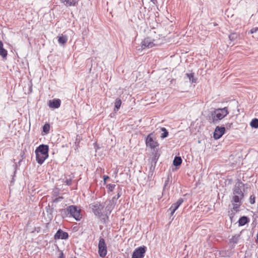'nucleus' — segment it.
<instances>
[{
    "label": "nucleus",
    "mask_w": 258,
    "mask_h": 258,
    "mask_svg": "<svg viewBox=\"0 0 258 258\" xmlns=\"http://www.w3.org/2000/svg\"><path fill=\"white\" fill-rule=\"evenodd\" d=\"M104 207V204L100 202H96L90 205V208L92 209L94 215L99 219L101 223L106 225L107 224L106 219H104L105 216L103 213Z\"/></svg>",
    "instance_id": "f257e3e1"
},
{
    "label": "nucleus",
    "mask_w": 258,
    "mask_h": 258,
    "mask_svg": "<svg viewBox=\"0 0 258 258\" xmlns=\"http://www.w3.org/2000/svg\"><path fill=\"white\" fill-rule=\"evenodd\" d=\"M48 152L49 146L47 145L41 144L36 148L35 151L36 160L39 165H42L48 158Z\"/></svg>",
    "instance_id": "f03ea898"
},
{
    "label": "nucleus",
    "mask_w": 258,
    "mask_h": 258,
    "mask_svg": "<svg viewBox=\"0 0 258 258\" xmlns=\"http://www.w3.org/2000/svg\"><path fill=\"white\" fill-rule=\"evenodd\" d=\"M229 113V110L227 107L222 108L215 109L211 112V122L213 124H217L220 120L224 118Z\"/></svg>",
    "instance_id": "7ed1b4c3"
},
{
    "label": "nucleus",
    "mask_w": 258,
    "mask_h": 258,
    "mask_svg": "<svg viewBox=\"0 0 258 258\" xmlns=\"http://www.w3.org/2000/svg\"><path fill=\"white\" fill-rule=\"evenodd\" d=\"M70 217H73L76 220L80 221L82 218L81 210L78 206L71 205L68 206Z\"/></svg>",
    "instance_id": "20e7f679"
},
{
    "label": "nucleus",
    "mask_w": 258,
    "mask_h": 258,
    "mask_svg": "<svg viewBox=\"0 0 258 258\" xmlns=\"http://www.w3.org/2000/svg\"><path fill=\"white\" fill-rule=\"evenodd\" d=\"M115 203L113 202V200H109L108 201H106L104 203L105 207L104 210L103 211V213L105 214L107 224H108L109 222V216L110 215L112 211L114 208Z\"/></svg>",
    "instance_id": "39448f33"
},
{
    "label": "nucleus",
    "mask_w": 258,
    "mask_h": 258,
    "mask_svg": "<svg viewBox=\"0 0 258 258\" xmlns=\"http://www.w3.org/2000/svg\"><path fill=\"white\" fill-rule=\"evenodd\" d=\"M98 252L101 257H104L107 254V245L104 239L102 237L99 238Z\"/></svg>",
    "instance_id": "423d86ee"
},
{
    "label": "nucleus",
    "mask_w": 258,
    "mask_h": 258,
    "mask_svg": "<svg viewBox=\"0 0 258 258\" xmlns=\"http://www.w3.org/2000/svg\"><path fill=\"white\" fill-rule=\"evenodd\" d=\"M147 250V247L143 245L136 248L133 251L132 258H143Z\"/></svg>",
    "instance_id": "0eeeda50"
},
{
    "label": "nucleus",
    "mask_w": 258,
    "mask_h": 258,
    "mask_svg": "<svg viewBox=\"0 0 258 258\" xmlns=\"http://www.w3.org/2000/svg\"><path fill=\"white\" fill-rule=\"evenodd\" d=\"M153 133L149 134L146 139V144L147 147H150L151 149H155L158 147L159 144L153 139Z\"/></svg>",
    "instance_id": "6e6552de"
},
{
    "label": "nucleus",
    "mask_w": 258,
    "mask_h": 258,
    "mask_svg": "<svg viewBox=\"0 0 258 258\" xmlns=\"http://www.w3.org/2000/svg\"><path fill=\"white\" fill-rule=\"evenodd\" d=\"M244 185V184L240 180L238 179L237 182L236 183L233 188V195H241V197H244V193L241 190V188Z\"/></svg>",
    "instance_id": "1a4fd4ad"
},
{
    "label": "nucleus",
    "mask_w": 258,
    "mask_h": 258,
    "mask_svg": "<svg viewBox=\"0 0 258 258\" xmlns=\"http://www.w3.org/2000/svg\"><path fill=\"white\" fill-rule=\"evenodd\" d=\"M225 133V127L224 126H217L215 129L213 138L215 140H218Z\"/></svg>",
    "instance_id": "9d476101"
},
{
    "label": "nucleus",
    "mask_w": 258,
    "mask_h": 258,
    "mask_svg": "<svg viewBox=\"0 0 258 258\" xmlns=\"http://www.w3.org/2000/svg\"><path fill=\"white\" fill-rule=\"evenodd\" d=\"M154 39L150 37H147L145 38L141 42V47L142 49H145L147 47L151 48L155 46L156 44L154 43Z\"/></svg>",
    "instance_id": "9b49d317"
},
{
    "label": "nucleus",
    "mask_w": 258,
    "mask_h": 258,
    "mask_svg": "<svg viewBox=\"0 0 258 258\" xmlns=\"http://www.w3.org/2000/svg\"><path fill=\"white\" fill-rule=\"evenodd\" d=\"M69 235L68 232L63 231L62 229H59L56 231V233L54 236V239L55 240L58 239H68Z\"/></svg>",
    "instance_id": "f8f14e48"
},
{
    "label": "nucleus",
    "mask_w": 258,
    "mask_h": 258,
    "mask_svg": "<svg viewBox=\"0 0 258 258\" xmlns=\"http://www.w3.org/2000/svg\"><path fill=\"white\" fill-rule=\"evenodd\" d=\"M53 210V208H50L49 205L46 207V217L45 218V219L47 221L50 222L52 220L53 217L52 214Z\"/></svg>",
    "instance_id": "ddd939ff"
},
{
    "label": "nucleus",
    "mask_w": 258,
    "mask_h": 258,
    "mask_svg": "<svg viewBox=\"0 0 258 258\" xmlns=\"http://www.w3.org/2000/svg\"><path fill=\"white\" fill-rule=\"evenodd\" d=\"M61 101L59 99H54L49 101L48 105L50 108H58L60 107Z\"/></svg>",
    "instance_id": "4468645a"
},
{
    "label": "nucleus",
    "mask_w": 258,
    "mask_h": 258,
    "mask_svg": "<svg viewBox=\"0 0 258 258\" xmlns=\"http://www.w3.org/2000/svg\"><path fill=\"white\" fill-rule=\"evenodd\" d=\"M61 3L64 4L67 7L77 6L79 0H60Z\"/></svg>",
    "instance_id": "2eb2a0df"
},
{
    "label": "nucleus",
    "mask_w": 258,
    "mask_h": 258,
    "mask_svg": "<svg viewBox=\"0 0 258 258\" xmlns=\"http://www.w3.org/2000/svg\"><path fill=\"white\" fill-rule=\"evenodd\" d=\"M8 55V51L4 48V45L2 41L0 40V56L2 57L3 59H7Z\"/></svg>",
    "instance_id": "dca6fc26"
},
{
    "label": "nucleus",
    "mask_w": 258,
    "mask_h": 258,
    "mask_svg": "<svg viewBox=\"0 0 258 258\" xmlns=\"http://www.w3.org/2000/svg\"><path fill=\"white\" fill-rule=\"evenodd\" d=\"M249 218L247 217V216H243L241 217L238 221V226H242L245 225V224H247L249 222Z\"/></svg>",
    "instance_id": "f3484780"
},
{
    "label": "nucleus",
    "mask_w": 258,
    "mask_h": 258,
    "mask_svg": "<svg viewBox=\"0 0 258 258\" xmlns=\"http://www.w3.org/2000/svg\"><path fill=\"white\" fill-rule=\"evenodd\" d=\"M244 198L241 195H233L231 203L242 204L241 201Z\"/></svg>",
    "instance_id": "a211bd4d"
},
{
    "label": "nucleus",
    "mask_w": 258,
    "mask_h": 258,
    "mask_svg": "<svg viewBox=\"0 0 258 258\" xmlns=\"http://www.w3.org/2000/svg\"><path fill=\"white\" fill-rule=\"evenodd\" d=\"M182 161L181 157L176 156L173 161V165L175 167L179 166L181 164Z\"/></svg>",
    "instance_id": "6ab92c4d"
},
{
    "label": "nucleus",
    "mask_w": 258,
    "mask_h": 258,
    "mask_svg": "<svg viewBox=\"0 0 258 258\" xmlns=\"http://www.w3.org/2000/svg\"><path fill=\"white\" fill-rule=\"evenodd\" d=\"M184 200L182 198H179L176 203L172 204L171 207L174 208V210H177L179 206L183 203Z\"/></svg>",
    "instance_id": "aec40b11"
},
{
    "label": "nucleus",
    "mask_w": 258,
    "mask_h": 258,
    "mask_svg": "<svg viewBox=\"0 0 258 258\" xmlns=\"http://www.w3.org/2000/svg\"><path fill=\"white\" fill-rule=\"evenodd\" d=\"M121 100L120 98H117L115 99V102H114V111L115 112L117 111L121 106Z\"/></svg>",
    "instance_id": "412c9836"
},
{
    "label": "nucleus",
    "mask_w": 258,
    "mask_h": 258,
    "mask_svg": "<svg viewBox=\"0 0 258 258\" xmlns=\"http://www.w3.org/2000/svg\"><path fill=\"white\" fill-rule=\"evenodd\" d=\"M60 214L63 218L66 217H70V213H69L68 207L66 209H61L59 210Z\"/></svg>",
    "instance_id": "4be33fe9"
},
{
    "label": "nucleus",
    "mask_w": 258,
    "mask_h": 258,
    "mask_svg": "<svg viewBox=\"0 0 258 258\" xmlns=\"http://www.w3.org/2000/svg\"><path fill=\"white\" fill-rule=\"evenodd\" d=\"M160 154L158 153V150H156L154 153L153 156L152 158L151 164L156 165L157 162L159 158Z\"/></svg>",
    "instance_id": "5701e85b"
},
{
    "label": "nucleus",
    "mask_w": 258,
    "mask_h": 258,
    "mask_svg": "<svg viewBox=\"0 0 258 258\" xmlns=\"http://www.w3.org/2000/svg\"><path fill=\"white\" fill-rule=\"evenodd\" d=\"M68 41V37L66 35H61L58 37V42L61 45H64Z\"/></svg>",
    "instance_id": "b1692460"
},
{
    "label": "nucleus",
    "mask_w": 258,
    "mask_h": 258,
    "mask_svg": "<svg viewBox=\"0 0 258 258\" xmlns=\"http://www.w3.org/2000/svg\"><path fill=\"white\" fill-rule=\"evenodd\" d=\"M186 76H187V78H188L189 81L191 82L192 83H195L197 82V79L194 77V73L190 74L186 73Z\"/></svg>",
    "instance_id": "393cba45"
},
{
    "label": "nucleus",
    "mask_w": 258,
    "mask_h": 258,
    "mask_svg": "<svg viewBox=\"0 0 258 258\" xmlns=\"http://www.w3.org/2000/svg\"><path fill=\"white\" fill-rule=\"evenodd\" d=\"M122 189L121 187H118L117 195L113 197L111 200H113V202L116 204V201L121 196Z\"/></svg>",
    "instance_id": "a878e982"
},
{
    "label": "nucleus",
    "mask_w": 258,
    "mask_h": 258,
    "mask_svg": "<svg viewBox=\"0 0 258 258\" xmlns=\"http://www.w3.org/2000/svg\"><path fill=\"white\" fill-rule=\"evenodd\" d=\"M250 125L252 128H258V119L253 118L251 120Z\"/></svg>",
    "instance_id": "bb28decb"
},
{
    "label": "nucleus",
    "mask_w": 258,
    "mask_h": 258,
    "mask_svg": "<svg viewBox=\"0 0 258 258\" xmlns=\"http://www.w3.org/2000/svg\"><path fill=\"white\" fill-rule=\"evenodd\" d=\"M160 130L163 132V133L161 135V138L165 139L167 138L169 135L168 131L165 127H161Z\"/></svg>",
    "instance_id": "cd10ccee"
},
{
    "label": "nucleus",
    "mask_w": 258,
    "mask_h": 258,
    "mask_svg": "<svg viewBox=\"0 0 258 258\" xmlns=\"http://www.w3.org/2000/svg\"><path fill=\"white\" fill-rule=\"evenodd\" d=\"M248 33L255 34V36H253V37L258 39V27L252 28Z\"/></svg>",
    "instance_id": "c85d7f7f"
},
{
    "label": "nucleus",
    "mask_w": 258,
    "mask_h": 258,
    "mask_svg": "<svg viewBox=\"0 0 258 258\" xmlns=\"http://www.w3.org/2000/svg\"><path fill=\"white\" fill-rule=\"evenodd\" d=\"M170 188V179L169 176L167 177V179L165 181L163 190H168Z\"/></svg>",
    "instance_id": "c756f323"
},
{
    "label": "nucleus",
    "mask_w": 258,
    "mask_h": 258,
    "mask_svg": "<svg viewBox=\"0 0 258 258\" xmlns=\"http://www.w3.org/2000/svg\"><path fill=\"white\" fill-rule=\"evenodd\" d=\"M238 36L239 35L237 33H232L229 35V39L231 41H234L237 38Z\"/></svg>",
    "instance_id": "7c9ffc66"
},
{
    "label": "nucleus",
    "mask_w": 258,
    "mask_h": 258,
    "mask_svg": "<svg viewBox=\"0 0 258 258\" xmlns=\"http://www.w3.org/2000/svg\"><path fill=\"white\" fill-rule=\"evenodd\" d=\"M26 152V149L25 148L23 150H21V152L20 153V157H21V159L19 160L18 163L19 164H20V163L21 162H22V161L25 159L26 158V156H25V152Z\"/></svg>",
    "instance_id": "2f4dec72"
},
{
    "label": "nucleus",
    "mask_w": 258,
    "mask_h": 258,
    "mask_svg": "<svg viewBox=\"0 0 258 258\" xmlns=\"http://www.w3.org/2000/svg\"><path fill=\"white\" fill-rule=\"evenodd\" d=\"M49 130H50V125H49V124L45 123L43 126V132L45 134H48L49 133Z\"/></svg>",
    "instance_id": "473e14b6"
},
{
    "label": "nucleus",
    "mask_w": 258,
    "mask_h": 258,
    "mask_svg": "<svg viewBox=\"0 0 258 258\" xmlns=\"http://www.w3.org/2000/svg\"><path fill=\"white\" fill-rule=\"evenodd\" d=\"M232 203V205H233V211H234L236 212L239 211V208L242 204L238 203V204L237 203Z\"/></svg>",
    "instance_id": "72a5a7b5"
},
{
    "label": "nucleus",
    "mask_w": 258,
    "mask_h": 258,
    "mask_svg": "<svg viewBox=\"0 0 258 258\" xmlns=\"http://www.w3.org/2000/svg\"><path fill=\"white\" fill-rule=\"evenodd\" d=\"M238 239L235 236H232V237L230 239V242L233 244H236L238 242Z\"/></svg>",
    "instance_id": "f704fd0d"
},
{
    "label": "nucleus",
    "mask_w": 258,
    "mask_h": 258,
    "mask_svg": "<svg viewBox=\"0 0 258 258\" xmlns=\"http://www.w3.org/2000/svg\"><path fill=\"white\" fill-rule=\"evenodd\" d=\"M115 187V184H108L106 185V187L110 191H112Z\"/></svg>",
    "instance_id": "c9c22d12"
},
{
    "label": "nucleus",
    "mask_w": 258,
    "mask_h": 258,
    "mask_svg": "<svg viewBox=\"0 0 258 258\" xmlns=\"http://www.w3.org/2000/svg\"><path fill=\"white\" fill-rule=\"evenodd\" d=\"M255 196L253 194L251 195L249 198V203L251 204H254L255 202Z\"/></svg>",
    "instance_id": "e433bc0d"
},
{
    "label": "nucleus",
    "mask_w": 258,
    "mask_h": 258,
    "mask_svg": "<svg viewBox=\"0 0 258 258\" xmlns=\"http://www.w3.org/2000/svg\"><path fill=\"white\" fill-rule=\"evenodd\" d=\"M64 182L66 183L67 185H71L72 182V179L71 178H67Z\"/></svg>",
    "instance_id": "4c0bfd02"
},
{
    "label": "nucleus",
    "mask_w": 258,
    "mask_h": 258,
    "mask_svg": "<svg viewBox=\"0 0 258 258\" xmlns=\"http://www.w3.org/2000/svg\"><path fill=\"white\" fill-rule=\"evenodd\" d=\"M233 126V123H227L226 124V127L227 130H230V128H232Z\"/></svg>",
    "instance_id": "58836bf2"
},
{
    "label": "nucleus",
    "mask_w": 258,
    "mask_h": 258,
    "mask_svg": "<svg viewBox=\"0 0 258 258\" xmlns=\"http://www.w3.org/2000/svg\"><path fill=\"white\" fill-rule=\"evenodd\" d=\"M156 165H155V164H151V166H150V169H149V172H154L155 169Z\"/></svg>",
    "instance_id": "ea45409f"
},
{
    "label": "nucleus",
    "mask_w": 258,
    "mask_h": 258,
    "mask_svg": "<svg viewBox=\"0 0 258 258\" xmlns=\"http://www.w3.org/2000/svg\"><path fill=\"white\" fill-rule=\"evenodd\" d=\"M63 199L62 197H59L58 198H55L53 200V203H57Z\"/></svg>",
    "instance_id": "a19ab883"
},
{
    "label": "nucleus",
    "mask_w": 258,
    "mask_h": 258,
    "mask_svg": "<svg viewBox=\"0 0 258 258\" xmlns=\"http://www.w3.org/2000/svg\"><path fill=\"white\" fill-rule=\"evenodd\" d=\"M58 258H65V255L63 252L62 251H60V253L59 254Z\"/></svg>",
    "instance_id": "79ce46f5"
},
{
    "label": "nucleus",
    "mask_w": 258,
    "mask_h": 258,
    "mask_svg": "<svg viewBox=\"0 0 258 258\" xmlns=\"http://www.w3.org/2000/svg\"><path fill=\"white\" fill-rule=\"evenodd\" d=\"M109 179V177L107 175L103 176V181L105 183L107 179Z\"/></svg>",
    "instance_id": "37998d69"
},
{
    "label": "nucleus",
    "mask_w": 258,
    "mask_h": 258,
    "mask_svg": "<svg viewBox=\"0 0 258 258\" xmlns=\"http://www.w3.org/2000/svg\"><path fill=\"white\" fill-rule=\"evenodd\" d=\"M153 173L154 172H150L149 171V174H148V178L150 179V180L152 178V176L153 175Z\"/></svg>",
    "instance_id": "c03bdc74"
},
{
    "label": "nucleus",
    "mask_w": 258,
    "mask_h": 258,
    "mask_svg": "<svg viewBox=\"0 0 258 258\" xmlns=\"http://www.w3.org/2000/svg\"><path fill=\"white\" fill-rule=\"evenodd\" d=\"M168 211H170V212L174 213L176 211V210H174V208H172L171 207L168 209Z\"/></svg>",
    "instance_id": "a18cd8bd"
},
{
    "label": "nucleus",
    "mask_w": 258,
    "mask_h": 258,
    "mask_svg": "<svg viewBox=\"0 0 258 258\" xmlns=\"http://www.w3.org/2000/svg\"><path fill=\"white\" fill-rule=\"evenodd\" d=\"M39 227L37 228V229H36V228H35V231H37V232H39Z\"/></svg>",
    "instance_id": "49530a36"
},
{
    "label": "nucleus",
    "mask_w": 258,
    "mask_h": 258,
    "mask_svg": "<svg viewBox=\"0 0 258 258\" xmlns=\"http://www.w3.org/2000/svg\"><path fill=\"white\" fill-rule=\"evenodd\" d=\"M151 2H153L154 4H155V2L156 1V0H150Z\"/></svg>",
    "instance_id": "de8ad7c7"
},
{
    "label": "nucleus",
    "mask_w": 258,
    "mask_h": 258,
    "mask_svg": "<svg viewBox=\"0 0 258 258\" xmlns=\"http://www.w3.org/2000/svg\"><path fill=\"white\" fill-rule=\"evenodd\" d=\"M174 213L170 212V216H172L173 215Z\"/></svg>",
    "instance_id": "09e8293b"
},
{
    "label": "nucleus",
    "mask_w": 258,
    "mask_h": 258,
    "mask_svg": "<svg viewBox=\"0 0 258 258\" xmlns=\"http://www.w3.org/2000/svg\"><path fill=\"white\" fill-rule=\"evenodd\" d=\"M217 25H218V24H217V23H214V26H217Z\"/></svg>",
    "instance_id": "8fccbe9b"
}]
</instances>
